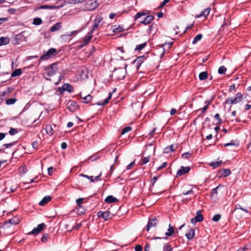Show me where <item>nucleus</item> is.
<instances>
[{
	"instance_id": "1",
	"label": "nucleus",
	"mask_w": 251,
	"mask_h": 251,
	"mask_svg": "<svg viewBox=\"0 0 251 251\" xmlns=\"http://www.w3.org/2000/svg\"><path fill=\"white\" fill-rule=\"evenodd\" d=\"M117 211L114 210V207L111 205L110 208H108V210L105 212L99 211L97 215L99 217H102L104 220H107L110 219L112 216L116 214Z\"/></svg>"
},
{
	"instance_id": "2",
	"label": "nucleus",
	"mask_w": 251,
	"mask_h": 251,
	"mask_svg": "<svg viewBox=\"0 0 251 251\" xmlns=\"http://www.w3.org/2000/svg\"><path fill=\"white\" fill-rule=\"evenodd\" d=\"M243 100V95L241 93H237L235 97L228 98L224 104L230 105L229 109L231 108V105L236 104L241 102Z\"/></svg>"
},
{
	"instance_id": "3",
	"label": "nucleus",
	"mask_w": 251,
	"mask_h": 251,
	"mask_svg": "<svg viewBox=\"0 0 251 251\" xmlns=\"http://www.w3.org/2000/svg\"><path fill=\"white\" fill-rule=\"evenodd\" d=\"M57 54V52L56 49L54 48H50L47 52H45L44 54L41 56L40 60H48Z\"/></svg>"
},
{
	"instance_id": "4",
	"label": "nucleus",
	"mask_w": 251,
	"mask_h": 251,
	"mask_svg": "<svg viewBox=\"0 0 251 251\" xmlns=\"http://www.w3.org/2000/svg\"><path fill=\"white\" fill-rule=\"evenodd\" d=\"M126 71L124 68L115 70L112 73V76L118 79H123L126 75Z\"/></svg>"
},
{
	"instance_id": "5",
	"label": "nucleus",
	"mask_w": 251,
	"mask_h": 251,
	"mask_svg": "<svg viewBox=\"0 0 251 251\" xmlns=\"http://www.w3.org/2000/svg\"><path fill=\"white\" fill-rule=\"evenodd\" d=\"M58 70L57 64L53 63L45 68L46 73L49 76H51Z\"/></svg>"
},
{
	"instance_id": "6",
	"label": "nucleus",
	"mask_w": 251,
	"mask_h": 251,
	"mask_svg": "<svg viewBox=\"0 0 251 251\" xmlns=\"http://www.w3.org/2000/svg\"><path fill=\"white\" fill-rule=\"evenodd\" d=\"M20 222V219L17 217H14L12 219L8 220L5 221L3 224V227L5 228H7L10 227V226L16 225L18 224Z\"/></svg>"
},
{
	"instance_id": "7",
	"label": "nucleus",
	"mask_w": 251,
	"mask_h": 251,
	"mask_svg": "<svg viewBox=\"0 0 251 251\" xmlns=\"http://www.w3.org/2000/svg\"><path fill=\"white\" fill-rule=\"evenodd\" d=\"M187 195H192L193 198H194L193 191L192 189L187 191H183V193L181 195L183 202H189V200L192 199L191 197H190L189 198L186 197Z\"/></svg>"
},
{
	"instance_id": "8",
	"label": "nucleus",
	"mask_w": 251,
	"mask_h": 251,
	"mask_svg": "<svg viewBox=\"0 0 251 251\" xmlns=\"http://www.w3.org/2000/svg\"><path fill=\"white\" fill-rule=\"evenodd\" d=\"M66 106L67 108L72 112L76 111L78 107V105L76 102L71 100L67 102Z\"/></svg>"
},
{
	"instance_id": "9",
	"label": "nucleus",
	"mask_w": 251,
	"mask_h": 251,
	"mask_svg": "<svg viewBox=\"0 0 251 251\" xmlns=\"http://www.w3.org/2000/svg\"><path fill=\"white\" fill-rule=\"evenodd\" d=\"M99 3L96 1H89L86 3L85 9L87 10L91 11L95 9L98 7Z\"/></svg>"
},
{
	"instance_id": "10",
	"label": "nucleus",
	"mask_w": 251,
	"mask_h": 251,
	"mask_svg": "<svg viewBox=\"0 0 251 251\" xmlns=\"http://www.w3.org/2000/svg\"><path fill=\"white\" fill-rule=\"evenodd\" d=\"M45 227L46 225L44 223L38 225L37 227L33 228V229L28 233V234H37L40 233Z\"/></svg>"
},
{
	"instance_id": "11",
	"label": "nucleus",
	"mask_w": 251,
	"mask_h": 251,
	"mask_svg": "<svg viewBox=\"0 0 251 251\" xmlns=\"http://www.w3.org/2000/svg\"><path fill=\"white\" fill-rule=\"evenodd\" d=\"M74 211L78 215H81L85 213L86 208L83 205H77L74 209Z\"/></svg>"
},
{
	"instance_id": "12",
	"label": "nucleus",
	"mask_w": 251,
	"mask_h": 251,
	"mask_svg": "<svg viewBox=\"0 0 251 251\" xmlns=\"http://www.w3.org/2000/svg\"><path fill=\"white\" fill-rule=\"evenodd\" d=\"M103 19L100 16H97L94 21V25L92 30V32H94L99 27L100 23L102 21Z\"/></svg>"
},
{
	"instance_id": "13",
	"label": "nucleus",
	"mask_w": 251,
	"mask_h": 251,
	"mask_svg": "<svg viewBox=\"0 0 251 251\" xmlns=\"http://www.w3.org/2000/svg\"><path fill=\"white\" fill-rule=\"evenodd\" d=\"M157 220L156 218L153 219H150L147 226V230L148 231L151 227L155 226L156 225H157Z\"/></svg>"
},
{
	"instance_id": "14",
	"label": "nucleus",
	"mask_w": 251,
	"mask_h": 251,
	"mask_svg": "<svg viewBox=\"0 0 251 251\" xmlns=\"http://www.w3.org/2000/svg\"><path fill=\"white\" fill-rule=\"evenodd\" d=\"M145 57L144 56H140L137 57L133 62V64L136 66L137 69H138L141 65L144 62L145 59Z\"/></svg>"
},
{
	"instance_id": "15",
	"label": "nucleus",
	"mask_w": 251,
	"mask_h": 251,
	"mask_svg": "<svg viewBox=\"0 0 251 251\" xmlns=\"http://www.w3.org/2000/svg\"><path fill=\"white\" fill-rule=\"evenodd\" d=\"M190 170V168L189 167H181V168L178 170V171L177 172V176H181L185 173H188Z\"/></svg>"
},
{
	"instance_id": "16",
	"label": "nucleus",
	"mask_w": 251,
	"mask_h": 251,
	"mask_svg": "<svg viewBox=\"0 0 251 251\" xmlns=\"http://www.w3.org/2000/svg\"><path fill=\"white\" fill-rule=\"evenodd\" d=\"M105 202L106 203H114V202H120V201L118 199L116 198L113 197V196H108L105 199Z\"/></svg>"
},
{
	"instance_id": "17",
	"label": "nucleus",
	"mask_w": 251,
	"mask_h": 251,
	"mask_svg": "<svg viewBox=\"0 0 251 251\" xmlns=\"http://www.w3.org/2000/svg\"><path fill=\"white\" fill-rule=\"evenodd\" d=\"M210 10L211 8L210 7L206 8L203 10L200 14L197 15L196 18H199L202 16L206 17L209 15Z\"/></svg>"
},
{
	"instance_id": "18",
	"label": "nucleus",
	"mask_w": 251,
	"mask_h": 251,
	"mask_svg": "<svg viewBox=\"0 0 251 251\" xmlns=\"http://www.w3.org/2000/svg\"><path fill=\"white\" fill-rule=\"evenodd\" d=\"M176 148H177L176 145H175V146L174 145H170V146L166 147L164 149V152L166 153H169L170 152L174 151Z\"/></svg>"
},
{
	"instance_id": "19",
	"label": "nucleus",
	"mask_w": 251,
	"mask_h": 251,
	"mask_svg": "<svg viewBox=\"0 0 251 251\" xmlns=\"http://www.w3.org/2000/svg\"><path fill=\"white\" fill-rule=\"evenodd\" d=\"M153 19L154 17L153 16L149 15L145 18L144 21L141 22V23L145 25H148L151 23L153 20Z\"/></svg>"
},
{
	"instance_id": "20",
	"label": "nucleus",
	"mask_w": 251,
	"mask_h": 251,
	"mask_svg": "<svg viewBox=\"0 0 251 251\" xmlns=\"http://www.w3.org/2000/svg\"><path fill=\"white\" fill-rule=\"evenodd\" d=\"M195 219L196 220V221H198V222H201L203 220V216L201 214V210H199L197 212Z\"/></svg>"
},
{
	"instance_id": "21",
	"label": "nucleus",
	"mask_w": 251,
	"mask_h": 251,
	"mask_svg": "<svg viewBox=\"0 0 251 251\" xmlns=\"http://www.w3.org/2000/svg\"><path fill=\"white\" fill-rule=\"evenodd\" d=\"M92 33L93 32L92 31L91 32L88 33L87 35L84 37L83 42L84 45L87 44L90 41L93 37Z\"/></svg>"
},
{
	"instance_id": "22",
	"label": "nucleus",
	"mask_w": 251,
	"mask_h": 251,
	"mask_svg": "<svg viewBox=\"0 0 251 251\" xmlns=\"http://www.w3.org/2000/svg\"><path fill=\"white\" fill-rule=\"evenodd\" d=\"M185 235L188 240L193 239L195 235V230L193 229H190L188 230Z\"/></svg>"
},
{
	"instance_id": "23",
	"label": "nucleus",
	"mask_w": 251,
	"mask_h": 251,
	"mask_svg": "<svg viewBox=\"0 0 251 251\" xmlns=\"http://www.w3.org/2000/svg\"><path fill=\"white\" fill-rule=\"evenodd\" d=\"M223 185H219L217 187L214 188L212 189L211 191V195L212 197L216 198L217 196V194L218 193V190L221 188H223Z\"/></svg>"
},
{
	"instance_id": "24",
	"label": "nucleus",
	"mask_w": 251,
	"mask_h": 251,
	"mask_svg": "<svg viewBox=\"0 0 251 251\" xmlns=\"http://www.w3.org/2000/svg\"><path fill=\"white\" fill-rule=\"evenodd\" d=\"M80 97L83 100V102L86 103L90 102L92 99V97L90 95L83 96L81 94H80Z\"/></svg>"
},
{
	"instance_id": "25",
	"label": "nucleus",
	"mask_w": 251,
	"mask_h": 251,
	"mask_svg": "<svg viewBox=\"0 0 251 251\" xmlns=\"http://www.w3.org/2000/svg\"><path fill=\"white\" fill-rule=\"evenodd\" d=\"M62 89L64 91H67L69 92H71L73 91V87L69 84H64L62 86Z\"/></svg>"
},
{
	"instance_id": "26",
	"label": "nucleus",
	"mask_w": 251,
	"mask_h": 251,
	"mask_svg": "<svg viewBox=\"0 0 251 251\" xmlns=\"http://www.w3.org/2000/svg\"><path fill=\"white\" fill-rule=\"evenodd\" d=\"M60 23H57L56 24L52 26L50 28V31L54 32L59 30L61 26Z\"/></svg>"
},
{
	"instance_id": "27",
	"label": "nucleus",
	"mask_w": 251,
	"mask_h": 251,
	"mask_svg": "<svg viewBox=\"0 0 251 251\" xmlns=\"http://www.w3.org/2000/svg\"><path fill=\"white\" fill-rule=\"evenodd\" d=\"M112 97V93H109V96L107 98H106L102 102H97L96 104L98 105H104L108 103L109 100L111 99Z\"/></svg>"
},
{
	"instance_id": "28",
	"label": "nucleus",
	"mask_w": 251,
	"mask_h": 251,
	"mask_svg": "<svg viewBox=\"0 0 251 251\" xmlns=\"http://www.w3.org/2000/svg\"><path fill=\"white\" fill-rule=\"evenodd\" d=\"M51 197L50 196H45L39 203V204H45L50 202Z\"/></svg>"
},
{
	"instance_id": "29",
	"label": "nucleus",
	"mask_w": 251,
	"mask_h": 251,
	"mask_svg": "<svg viewBox=\"0 0 251 251\" xmlns=\"http://www.w3.org/2000/svg\"><path fill=\"white\" fill-rule=\"evenodd\" d=\"M174 228L173 226L170 224L169 225V228L168 229V232L165 233V235L167 236H170L173 235V234L174 233Z\"/></svg>"
},
{
	"instance_id": "30",
	"label": "nucleus",
	"mask_w": 251,
	"mask_h": 251,
	"mask_svg": "<svg viewBox=\"0 0 251 251\" xmlns=\"http://www.w3.org/2000/svg\"><path fill=\"white\" fill-rule=\"evenodd\" d=\"M221 175L224 177L229 176L231 174V172L229 169H224L221 171Z\"/></svg>"
},
{
	"instance_id": "31",
	"label": "nucleus",
	"mask_w": 251,
	"mask_h": 251,
	"mask_svg": "<svg viewBox=\"0 0 251 251\" xmlns=\"http://www.w3.org/2000/svg\"><path fill=\"white\" fill-rule=\"evenodd\" d=\"M111 30L112 32L115 33H118L123 30L122 27L120 26L113 25L111 27Z\"/></svg>"
},
{
	"instance_id": "32",
	"label": "nucleus",
	"mask_w": 251,
	"mask_h": 251,
	"mask_svg": "<svg viewBox=\"0 0 251 251\" xmlns=\"http://www.w3.org/2000/svg\"><path fill=\"white\" fill-rule=\"evenodd\" d=\"M199 79L201 80H204L208 77V74L206 72H203L199 74Z\"/></svg>"
},
{
	"instance_id": "33",
	"label": "nucleus",
	"mask_w": 251,
	"mask_h": 251,
	"mask_svg": "<svg viewBox=\"0 0 251 251\" xmlns=\"http://www.w3.org/2000/svg\"><path fill=\"white\" fill-rule=\"evenodd\" d=\"M46 130L47 134L51 135L54 132V129L52 126H47L46 127Z\"/></svg>"
},
{
	"instance_id": "34",
	"label": "nucleus",
	"mask_w": 251,
	"mask_h": 251,
	"mask_svg": "<svg viewBox=\"0 0 251 251\" xmlns=\"http://www.w3.org/2000/svg\"><path fill=\"white\" fill-rule=\"evenodd\" d=\"M9 42V39L6 37L0 38V46L6 45Z\"/></svg>"
},
{
	"instance_id": "35",
	"label": "nucleus",
	"mask_w": 251,
	"mask_h": 251,
	"mask_svg": "<svg viewBox=\"0 0 251 251\" xmlns=\"http://www.w3.org/2000/svg\"><path fill=\"white\" fill-rule=\"evenodd\" d=\"M101 175V173L100 174V175L96 177H94L93 176H90L88 178L90 181L92 182H94L96 181H98L100 180V177Z\"/></svg>"
},
{
	"instance_id": "36",
	"label": "nucleus",
	"mask_w": 251,
	"mask_h": 251,
	"mask_svg": "<svg viewBox=\"0 0 251 251\" xmlns=\"http://www.w3.org/2000/svg\"><path fill=\"white\" fill-rule=\"evenodd\" d=\"M222 164V161L212 162L209 163V165L212 166L213 168H215L220 166Z\"/></svg>"
},
{
	"instance_id": "37",
	"label": "nucleus",
	"mask_w": 251,
	"mask_h": 251,
	"mask_svg": "<svg viewBox=\"0 0 251 251\" xmlns=\"http://www.w3.org/2000/svg\"><path fill=\"white\" fill-rule=\"evenodd\" d=\"M202 37V35L201 34H198L197 36H196L192 42V43L193 44H196L197 42L200 41Z\"/></svg>"
},
{
	"instance_id": "38",
	"label": "nucleus",
	"mask_w": 251,
	"mask_h": 251,
	"mask_svg": "<svg viewBox=\"0 0 251 251\" xmlns=\"http://www.w3.org/2000/svg\"><path fill=\"white\" fill-rule=\"evenodd\" d=\"M150 156H148L147 157H144L142 160L141 161V164L144 165L147 163L150 160Z\"/></svg>"
},
{
	"instance_id": "39",
	"label": "nucleus",
	"mask_w": 251,
	"mask_h": 251,
	"mask_svg": "<svg viewBox=\"0 0 251 251\" xmlns=\"http://www.w3.org/2000/svg\"><path fill=\"white\" fill-rule=\"evenodd\" d=\"M226 71V68L224 66H221L218 69V73L220 74H225Z\"/></svg>"
},
{
	"instance_id": "40",
	"label": "nucleus",
	"mask_w": 251,
	"mask_h": 251,
	"mask_svg": "<svg viewBox=\"0 0 251 251\" xmlns=\"http://www.w3.org/2000/svg\"><path fill=\"white\" fill-rule=\"evenodd\" d=\"M22 73L20 69L15 70L12 74V76H16L20 75Z\"/></svg>"
},
{
	"instance_id": "41",
	"label": "nucleus",
	"mask_w": 251,
	"mask_h": 251,
	"mask_svg": "<svg viewBox=\"0 0 251 251\" xmlns=\"http://www.w3.org/2000/svg\"><path fill=\"white\" fill-rule=\"evenodd\" d=\"M146 14V13L144 12H140L137 13L134 17L135 20H137L138 18L141 17V16H145Z\"/></svg>"
},
{
	"instance_id": "42",
	"label": "nucleus",
	"mask_w": 251,
	"mask_h": 251,
	"mask_svg": "<svg viewBox=\"0 0 251 251\" xmlns=\"http://www.w3.org/2000/svg\"><path fill=\"white\" fill-rule=\"evenodd\" d=\"M33 23L35 25H39L42 23V20L39 18H35L33 20Z\"/></svg>"
},
{
	"instance_id": "43",
	"label": "nucleus",
	"mask_w": 251,
	"mask_h": 251,
	"mask_svg": "<svg viewBox=\"0 0 251 251\" xmlns=\"http://www.w3.org/2000/svg\"><path fill=\"white\" fill-rule=\"evenodd\" d=\"M146 46V43H144L140 45H137L135 48V50H142Z\"/></svg>"
},
{
	"instance_id": "44",
	"label": "nucleus",
	"mask_w": 251,
	"mask_h": 251,
	"mask_svg": "<svg viewBox=\"0 0 251 251\" xmlns=\"http://www.w3.org/2000/svg\"><path fill=\"white\" fill-rule=\"evenodd\" d=\"M172 248L168 244H166L164 247L163 251H172Z\"/></svg>"
},
{
	"instance_id": "45",
	"label": "nucleus",
	"mask_w": 251,
	"mask_h": 251,
	"mask_svg": "<svg viewBox=\"0 0 251 251\" xmlns=\"http://www.w3.org/2000/svg\"><path fill=\"white\" fill-rule=\"evenodd\" d=\"M18 132V130L17 129L14 128H11L9 131V134L11 135H14L17 134Z\"/></svg>"
},
{
	"instance_id": "46",
	"label": "nucleus",
	"mask_w": 251,
	"mask_h": 251,
	"mask_svg": "<svg viewBox=\"0 0 251 251\" xmlns=\"http://www.w3.org/2000/svg\"><path fill=\"white\" fill-rule=\"evenodd\" d=\"M131 129H132L131 127L130 126H127L125 128H124L121 132V134L123 135V134H125L126 133L129 132V131H130L131 130Z\"/></svg>"
},
{
	"instance_id": "47",
	"label": "nucleus",
	"mask_w": 251,
	"mask_h": 251,
	"mask_svg": "<svg viewBox=\"0 0 251 251\" xmlns=\"http://www.w3.org/2000/svg\"><path fill=\"white\" fill-rule=\"evenodd\" d=\"M221 216L220 214H216L214 215L212 218L214 222H218L221 219Z\"/></svg>"
},
{
	"instance_id": "48",
	"label": "nucleus",
	"mask_w": 251,
	"mask_h": 251,
	"mask_svg": "<svg viewBox=\"0 0 251 251\" xmlns=\"http://www.w3.org/2000/svg\"><path fill=\"white\" fill-rule=\"evenodd\" d=\"M16 101V100L14 99H9L7 100L6 103L8 105L14 104Z\"/></svg>"
},
{
	"instance_id": "49",
	"label": "nucleus",
	"mask_w": 251,
	"mask_h": 251,
	"mask_svg": "<svg viewBox=\"0 0 251 251\" xmlns=\"http://www.w3.org/2000/svg\"><path fill=\"white\" fill-rule=\"evenodd\" d=\"M19 169L21 173H22L23 174L26 173L27 172V168L25 166H21V167H20Z\"/></svg>"
},
{
	"instance_id": "50",
	"label": "nucleus",
	"mask_w": 251,
	"mask_h": 251,
	"mask_svg": "<svg viewBox=\"0 0 251 251\" xmlns=\"http://www.w3.org/2000/svg\"><path fill=\"white\" fill-rule=\"evenodd\" d=\"M172 44H173V43H167L164 44L163 45V46L164 49H166L167 48L168 49H169L172 47Z\"/></svg>"
},
{
	"instance_id": "51",
	"label": "nucleus",
	"mask_w": 251,
	"mask_h": 251,
	"mask_svg": "<svg viewBox=\"0 0 251 251\" xmlns=\"http://www.w3.org/2000/svg\"><path fill=\"white\" fill-rule=\"evenodd\" d=\"M48 237V234H44L41 239V240L43 242H45L47 241Z\"/></svg>"
},
{
	"instance_id": "52",
	"label": "nucleus",
	"mask_w": 251,
	"mask_h": 251,
	"mask_svg": "<svg viewBox=\"0 0 251 251\" xmlns=\"http://www.w3.org/2000/svg\"><path fill=\"white\" fill-rule=\"evenodd\" d=\"M225 147H228V146H238V144H235L233 142L229 143H226L224 145Z\"/></svg>"
},
{
	"instance_id": "53",
	"label": "nucleus",
	"mask_w": 251,
	"mask_h": 251,
	"mask_svg": "<svg viewBox=\"0 0 251 251\" xmlns=\"http://www.w3.org/2000/svg\"><path fill=\"white\" fill-rule=\"evenodd\" d=\"M41 8H49V9H54V8H58V6H48V5H44L42 6Z\"/></svg>"
},
{
	"instance_id": "54",
	"label": "nucleus",
	"mask_w": 251,
	"mask_h": 251,
	"mask_svg": "<svg viewBox=\"0 0 251 251\" xmlns=\"http://www.w3.org/2000/svg\"><path fill=\"white\" fill-rule=\"evenodd\" d=\"M191 155V154L189 152H185L182 154V156L183 158L187 159Z\"/></svg>"
},
{
	"instance_id": "55",
	"label": "nucleus",
	"mask_w": 251,
	"mask_h": 251,
	"mask_svg": "<svg viewBox=\"0 0 251 251\" xmlns=\"http://www.w3.org/2000/svg\"><path fill=\"white\" fill-rule=\"evenodd\" d=\"M135 165V160L131 162L128 166L126 167V170L131 169L133 166Z\"/></svg>"
},
{
	"instance_id": "56",
	"label": "nucleus",
	"mask_w": 251,
	"mask_h": 251,
	"mask_svg": "<svg viewBox=\"0 0 251 251\" xmlns=\"http://www.w3.org/2000/svg\"><path fill=\"white\" fill-rule=\"evenodd\" d=\"M215 118L218 120V124H220L222 123V120L220 118V115L218 113L215 115Z\"/></svg>"
},
{
	"instance_id": "57",
	"label": "nucleus",
	"mask_w": 251,
	"mask_h": 251,
	"mask_svg": "<svg viewBox=\"0 0 251 251\" xmlns=\"http://www.w3.org/2000/svg\"><path fill=\"white\" fill-rule=\"evenodd\" d=\"M142 250H143V248L140 245H137V246H136V247L135 248V250L136 251H142Z\"/></svg>"
},
{
	"instance_id": "58",
	"label": "nucleus",
	"mask_w": 251,
	"mask_h": 251,
	"mask_svg": "<svg viewBox=\"0 0 251 251\" xmlns=\"http://www.w3.org/2000/svg\"><path fill=\"white\" fill-rule=\"evenodd\" d=\"M32 146L34 149H38V142L37 141L33 142L32 144Z\"/></svg>"
},
{
	"instance_id": "59",
	"label": "nucleus",
	"mask_w": 251,
	"mask_h": 251,
	"mask_svg": "<svg viewBox=\"0 0 251 251\" xmlns=\"http://www.w3.org/2000/svg\"><path fill=\"white\" fill-rule=\"evenodd\" d=\"M166 166H167V163L164 162L163 163V164L161 166H160L157 168V170H161L163 168L166 167Z\"/></svg>"
},
{
	"instance_id": "60",
	"label": "nucleus",
	"mask_w": 251,
	"mask_h": 251,
	"mask_svg": "<svg viewBox=\"0 0 251 251\" xmlns=\"http://www.w3.org/2000/svg\"><path fill=\"white\" fill-rule=\"evenodd\" d=\"M71 2L74 3H80V2H83L85 0H71Z\"/></svg>"
},
{
	"instance_id": "61",
	"label": "nucleus",
	"mask_w": 251,
	"mask_h": 251,
	"mask_svg": "<svg viewBox=\"0 0 251 251\" xmlns=\"http://www.w3.org/2000/svg\"><path fill=\"white\" fill-rule=\"evenodd\" d=\"M170 0H164V1L161 3L160 7H163Z\"/></svg>"
},
{
	"instance_id": "62",
	"label": "nucleus",
	"mask_w": 251,
	"mask_h": 251,
	"mask_svg": "<svg viewBox=\"0 0 251 251\" xmlns=\"http://www.w3.org/2000/svg\"><path fill=\"white\" fill-rule=\"evenodd\" d=\"M82 226L81 223H77L76 225L74 227V229H78L79 228Z\"/></svg>"
},
{
	"instance_id": "63",
	"label": "nucleus",
	"mask_w": 251,
	"mask_h": 251,
	"mask_svg": "<svg viewBox=\"0 0 251 251\" xmlns=\"http://www.w3.org/2000/svg\"><path fill=\"white\" fill-rule=\"evenodd\" d=\"M14 145V143H11L9 144H4V146H5L6 148H8L10 147H12Z\"/></svg>"
},
{
	"instance_id": "64",
	"label": "nucleus",
	"mask_w": 251,
	"mask_h": 251,
	"mask_svg": "<svg viewBox=\"0 0 251 251\" xmlns=\"http://www.w3.org/2000/svg\"><path fill=\"white\" fill-rule=\"evenodd\" d=\"M235 89V86L234 84H233L229 87V91L232 92V91H234Z\"/></svg>"
}]
</instances>
